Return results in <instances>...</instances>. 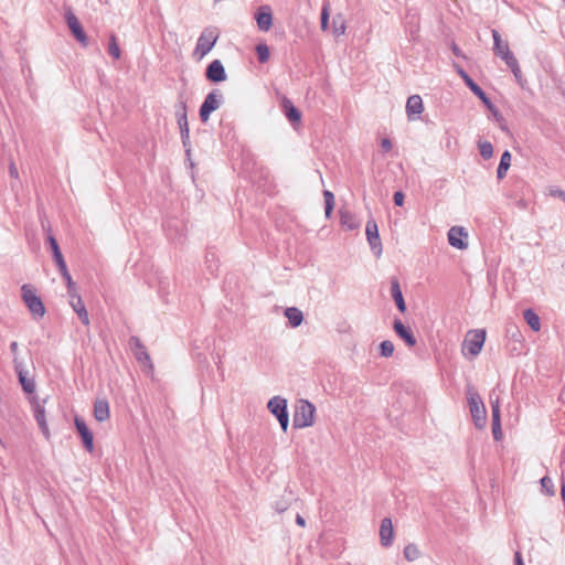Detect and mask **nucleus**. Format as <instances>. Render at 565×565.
<instances>
[{"mask_svg":"<svg viewBox=\"0 0 565 565\" xmlns=\"http://www.w3.org/2000/svg\"><path fill=\"white\" fill-rule=\"evenodd\" d=\"M316 407L312 403L301 399L296 407L292 424L295 428L310 427L315 423Z\"/></svg>","mask_w":565,"mask_h":565,"instance_id":"nucleus-1","label":"nucleus"},{"mask_svg":"<svg viewBox=\"0 0 565 565\" xmlns=\"http://www.w3.org/2000/svg\"><path fill=\"white\" fill-rule=\"evenodd\" d=\"M486 334L484 329L469 331L461 348L463 355H470L472 358L477 356L482 350L486 341Z\"/></svg>","mask_w":565,"mask_h":565,"instance_id":"nucleus-2","label":"nucleus"},{"mask_svg":"<svg viewBox=\"0 0 565 565\" xmlns=\"http://www.w3.org/2000/svg\"><path fill=\"white\" fill-rule=\"evenodd\" d=\"M21 292L22 299L33 317L35 319L42 318L45 313V308L41 298L35 294L34 288L30 285H23Z\"/></svg>","mask_w":565,"mask_h":565,"instance_id":"nucleus-3","label":"nucleus"},{"mask_svg":"<svg viewBox=\"0 0 565 565\" xmlns=\"http://www.w3.org/2000/svg\"><path fill=\"white\" fill-rule=\"evenodd\" d=\"M267 407L270 411V413L278 419L281 429L284 431H287L289 426L287 401L284 397L274 396L269 399Z\"/></svg>","mask_w":565,"mask_h":565,"instance_id":"nucleus-4","label":"nucleus"},{"mask_svg":"<svg viewBox=\"0 0 565 565\" xmlns=\"http://www.w3.org/2000/svg\"><path fill=\"white\" fill-rule=\"evenodd\" d=\"M217 39L218 33L215 29L205 28L198 39L194 53L199 55L200 58H202L213 49Z\"/></svg>","mask_w":565,"mask_h":565,"instance_id":"nucleus-5","label":"nucleus"},{"mask_svg":"<svg viewBox=\"0 0 565 565\" xmlns=\"http://www.w3.org/2000/svg\"><path fill=\"white\" fill-rule=\"evenodd\" d=\"M223 94L220 89H213L210 92L204 102L200 107V119L202 122H206L210 118L211 113L218 109L222 105Z\"/></svg>","mask_w":565,"mask_h":565,"instance_id":"nucleus-6","label":"nucleus"},{"mask_svg":"<svg viewBox=\"0 0 565 565\" xmlns=\"http://www.w3.org/2000/svg\"><path fill=\"white\" fill-rule=\"evenodd\" d=\"M129 344L134 350V354L136 360L140 363L142 370L147 374H152L153 364L150 359L149 353L147 352L145 345L141 343L140 339L137 337H131L129 340Z\"/></svg>","mask_w":565,"mask_h":565,"instance_id":"nucleus-7","label":"nucleus"},{"mask_svg":"<svg viewBox=\"0 0 565 565\" xmlns=\"http://www.w3.org/2000/svg\"><path fill=\"white\" fill-rule=\"evenodd\" d=\"M47 241L50 243V247H51V250H52V254H53V258L61 271V274L63 275L65 281H66V285H67V288L71 289V275L68 273V269H67V265H66V262L62 255V252L60 249V246L57 244V241L54 238V236L50 235L47 237Z\"/></svg>","mask_w":565,"mask_h":565,"instance_id":"nucleus-8","label":"nucleus"},{"mask_svg":"<svg viewBox=\"0 0 565 565\" xmlns=\"http://www.w3.org/2000/svg\"><path fill=\"white\" fill-rule=\"evenodd\" d=\"M365 234L367 242L371 246V249L375 254V256H380L382 254V243L379 235V227L375 220L371 218L366 223Z\"/></svg>","mask_w":565,"mask_h":565,"instance_id":"nucleus-9","label":"nucleus"},{"mask_svg":"<svg viewBox=\"0 0 565 565\" xmlns=\"http://www.w3.org/2000/svg\"><path fill=\"white\" fill-rule=\"evenodd\" d=\"M492 38H493V52L497 56L502 58L505 62V64L508 62L512 61L513 58H515L513 53L510 51L508 42H505L501 39V35L497 30H492Z\"/></svg>","mask_w":565,"mask_h":565,"instance_id":"nucleus-10","label":"nucleus"},{"mask_svg":"<svg viewBox=\"0 0 565 565\" xmlns=\"http://www.w3.org/2000/svg\"><path fill=\"white\" fill-rule=\"evenodd\" d=\"M456 70L459 76L463 79L465 84L471 89V92L478 96L484 105H487L489 108H492L491 100L488 98L482 88L467 74V72L460 66H456Z\"/></svg>","mask_w":565,"mask_h":565,"instance_id":"nucleus-11","label":"nucleus"},{"mask_svg":"<svg viewBox=\"0 0 565 565\" xmlns=\"http://www.w3.org/2000/svg\"><path fill=\"white\" fill-rule=\"evenodd\" d=\"M13 362L23 391L28 394H33L35 392V382L33 377L29 376V372L23 369L22 363L18 358H13Z\"/></svg>","mask_w":565,"mask_h":565,"instance_id":"nucleus-12","label":"nucleus"},{"mask_svg":"<svg viewBox=\"0 0 565 565\" xmlns=\"http://www.w3.org/2000/svg\"><path fill=\"white\" fill-rule=\"evenodd\" d=\"M74 423H75V427L81 436L83 446L85 447V449L88 452H93L94 451L93 433L89 430V428L87 427L86 423L83 419L75 417Z\"/></svg>","mask_w":565,"mask_h":565,"instance_id":"nucleus-13","label":"nucleus"},{"mask_svg":"<svg viewBox=\"0 0 565 565\" xmlns=\"http://www.w3.org/2000/svg\"><path fill=\"white\" fill-rule=\"evenodd\" d=\"M468 237L467 232L463 227L452 226L448 231V242L450 246L458 249H466L468 247V243L466 238Z\"/></svg>","mask_w":565,"mask_h":565,"instance_id":"nucleus-14","label":"nucleus"},{"mask_svg":"<svg viewBox=\"0 0 565 565\" xmlns=\"http://www.w3.org/2000/svg\"><path fill=\"white\" fill-rule=\"evenodd\" d=\"M206 78L213 83H220L226 79L225 68L220 60H214L206 68Z\"/></svg>","mask_w":565,"mask_h":565,"instance_id":"nucleus-15","label":"nucleus"},{"mask_svg":"<svg viewBox=\"0 0 565 565\" xmlns=\"http://www.w3.org/2000/svg\"><path fill=\"white\" fill-rule=\"evenodd\" d=\"M393 329L396 334L405 341L408 347H414L416 344V338L411 330V328L406 327L399 319L394 320Z\"/></svg>","mask_w":565,"mask_h":565,"instance_id":"nucleus-16","label":"nucleus"},{"mask_svg":"<svg viewBox=\"0 0 565 565\" xmlns=\"http://www.w3.org/2000/svg\"><path fill=\"white\" fill-rule=\"evenodd\" d=\"M394 539L393 523L390 518H384L380 526V541L384 547L391 546Z\"/></svg>","mask_w":565,"mask_h":565,"instance_id":"nucleus-17","label":"nucleus"},{"mask_svg":"<svg viewBox=\"0 0 565 565\" xmlns=\"http://www.w3.org/2000/svg\"><path fill=\"white\" fill-rule=\"evenodd\" d=\"M257 26L260 31H268L273 25V14L268 6H263L255 14Z\"/></svg>","mask_w":565,"mask_h":565,"instance_id":"nucleus-18","label":"nucleus"},{"mask_svg":"<svg viewBox=\"0 0 565 565\" xmlns=\"http://www.w3.org/2000/svg\"><path fill=\"white\" fill-rule=\"evenodd\" d=\"M423 100L419 95H412L408 97L406 103V113L409 119H414L416 116L423 113Z\"/></svg>","mask_w":565,"mask_h":565,"instance_id":"nucleus-19","label":"nucleus"},{"mask_svg":"<svg viewBox=\"0 0 565 565\" xmlns=\"http://www.w3.org/2000/svg\"><path fill=\"white\" fill-rule=\"evenodd\" d=\"M391 294H392V297L396 303V307L397 309L401 311V312H405L406 310V303H405V300H404V297H403V294H402V289H401V286H399V282L396 278H393L391 280Z\"/></svg>","mask_w":565,"mask_h":565,"instance_id":"nucleus-20","label":"nucleus"},{"mask_svg":"<svg viewBox=\"0 0 565 565\" xmlns=\"http://www.w3.org/2000/svg\"><path fill=\"white\" fill-rule=\"evenodd\" d=\"M94 417L97 422H105L109 418V404L105 399H98L94 405Z\"/></svg>","mask_w":565,"mask_h":565,"instance_id":"nucleus-21","label":"nucleus"},{"mask_svg":"<svg viewBox=\"0 0 565 565\" xmlns=\"http://www.w3.org/2000/svg\"><path fill=\"white\" fill-rule=\"evenodd\" d=\"M470 414L473 419L475 426L479 429L483 428L487 423V411L486 406H479V407H471Z\"/></svg>","mask_w":565,"mask_h":565,"instance_id":"nucleus-22","label":"nucleus"},{"mask_svg":"<svg viewBox=\"0 0 565 565\" xmlns=\"http://www.w3.org/2000/svg\"><path fill=\"white\" fill-rule=\"evenodd\" d=\"M177 109V121L180 128V131L190 130L186 117V104L184 100H180Z\"/></svg>","mask_w":565,"mask_h":565,"instance_id":"nucleus-23","label":"nucleus"},{"mask_svg":"<svg viewBox=\"0 0 565 565\" xmlns=\"http://www.w3.org/2000/svg\"><path fill=\"white\" fill-rule=\"evenodd\" d=\"M34 417L45 437H49V428L45 420L44 408L38 402H33Z\"/></svg>","mask_w":565,"mask_h":565,"instance_id":"nucleus-24","label":"nucleus"},{"mask_svg":"<svg viewBox=\"0 0 565 565\" xmlns=\"http://www.w3.org/2000/svg\"><path fill=\"white\" fill-rule=\"evenodd\" d=\"M73 38L79 42L83 47H87L89 44L88 36L83 30L78 20L73 15Z\"/></svg>","mask_w":565,"mask_h":565,"instance_id":"nucleus-25","label":"nucleus"},{"mask_svg":"<svg viewBox=\"0 0 565 565\" xmlns=\"http://www.w3.org/2000/svg\"><path fill=\"white\" fill-rule=\"evenodd\" d=\"M282 107L286 117L291 124L299 122L301 119V113L294 106L289 99L282 102Z\"/></svg>","mask_w":565,"mask_h":565,"instance_id":"nucleus-26","label":"nucleus"},{"mask_svg":"<svg viewBox=\"0 0 565 565\" xmlns=\"http://www.w3.org/2000/svg\"><path fill=\"white\" fill-rule=\"evenodd\" d=\"M285 316L288 319L292 328L299 327L303 321V315L301 310L296 307H289L285 310Z\"/></svg>","mask_w":565,"mask_h":565,"instance_id":"nucleus-27","label":"nucleus"},{"mask_svg":"<svg viewBox=\"0 0 565 565\" xmlns=\"http://www.w3.org/2000/svg\"><path fill=\"white\" fill-rule=\"evenodd\" d=\"M511 166V153L505 150L500 159L499 167L497 169V177L498 179H503Z\"/></svg>","mask_w":565,"mask_h":565,"instance_id":"nucleus-28","label":"nucleus"},{"mask_svg":"<svg viewBox=\"0 0 565 565\" xmlns=\"http://www.w3.org/2000/svg\"><path fill=\"white\" fill-rule=\"evenodd\" d=\"M73 311L76 312L78 319L81 320V322L88 327L89 326V317H88V312L81 299V297L77 298V301L74 303L73 302Z\"/></svg>","mask_w":565,"mask_h":565,"instance_id":"nucleus-29","label":"nucleus"},{"mask_svg":"<svg viewBox=\"0 0 565 565\" xmlns=\"http://www.w3.org/2000/svg\"><path fill=\"white\" fill-rule=\"evenodd\" d=\"M523 317H524V320L526 321V323L529 324V327L533 331H535V332L540 331V329H541L540 317L532 309L524 310Z\"/></svg>","mask_w":565,"mask_h":565,"instance_id":"nucleus-30","label":"nucleus"},{"mask_svg":"<svg viewBox=\"0 0 565 565\" xmlns=\"http://www.w3.org/2000/svg\"><path fill=\"white\" fill-rule=\"evenodd\" d=\"M467 401L469 404V408L471 407H479L484 405L479 393L476 391V388L472 385H468L466 390Z\"/></svg>","mask_w":565,"mask_h":565,"instance_id":"nucleus-31","label":"nucleus"},{"mask_svg":"<svg viewBox=\"0 0 565 565\" xmlns=\"http://www.w3.org/2000/svg\"><path fill=\"white\" fill-rule=\"evenodd\" d=\"M340 220L342 226L347 227L348 230H355L359 227V223L355 220V216L349 211H340Z\"/></svg>","mask_w":565,"mask_h":565,"instance_id":"nucleus-32","label":"nucleus"},{"mask_svg":"<svg viewBox=\"0 0 565 565\" xmlns=\"http://www.w3.org/2000/svg\"><path fill=\"white\" fill-rule=\"evenodd\" d=\"M507 66L511 70V72L513 73L514 77H515V81L521 85L523 86V76H522V72H521V68H520V65H519V62L516 58H513L512 61L508 62L507 63Z\"/></svg>","mask_w":565,"mask_h":565,"instance_id":"nucleus-33","label":"nucleus"},{"mask_svg":"<svg viewBox=\"0 0 565 565\" xmlns=\"http://www.w3.org/2000/svg\"><path fill=\"white\" fill-rule=\"evenodd\" d=\"M323 196H324V203H326L324 212H326V216L329 218L331 216V213L334 207V195L331 191L324 190Z\"/></svg>","mask_w":565,"mask_h":565,"instance_id":"nucleus-34","label":"nucleus"},{"mask_svg":"<svg viewBox=\"0 0 565 565\" xmlns=\"http://www.w3.org/2000/svg\"><path fill=\"white\" fill-rule=\"evenodd\" d=\"M256 53H257L258 61L260 63H266L269 60L270 53H269V47L267 44H265V43L257 44Z\"/></svg>","mask_w":565,"mask_h":565,"instance_id":"nucleus-35","label":"nucleus"},{"mask_svg":"<svg viewBox=\"0 0 565 565\" xmlns=\"http://www.w3.org/2000/svg\"><path fill=\"white\" fill-rule=\"evenodd\" d=\"M541 488H542V492H544L545 494H547L550 497H553L555 494L553 480L547 476H545L541 479Z\"/></svg>","mask_w":565,"mask_h":565,"instance_id":"nucleus-36","label":"nucleus"},{"mask_svg":"<svg viewBox=\"0 0 565 565\" xmlns=\"http://www.w3.org/2000/svg\"><path fill=\"white\" fill-rule=\"evenodd\" d=\"M403 553L404 557L409 562H413L419 557V550L415 544L406 545Z\"/></svg>","mask_w":565,"mask_h":565,"instance_id":"nucleus-37","label":"nucleus"},{"mask_svg":"<svg viewBox=\"0 0 565 565\" xmlns=\"http://www.w3.org/2000/svg\"><path fill=\"white\" fill-rule=\"evenodd\" d=\"M394 344L390 340L382 341L380 344V354L384 358H390L394 353Z\"/></svg>","mask_w":565,"mask_h":565,"instance_id":"nucleus-38","label":"nucleus"},{"mask_svg":"<svg viewBox=\"0 0 565 565\" xmlns=\"http://www.w3.org/2000/svg\"><path fill=\"white\" fill-rule=\"evenodd\" d=\"M108 53L116 60L120 57V49L114 34L109 38Z\"/></svg>","mask_w":565,"mask_h":565,"instance_id":"nucleus-39","label":"nucleus"},{"mask_svg":"<svg viewBox=\"0 0 565 565\" xmlns=\"http://www.w3.org/2000/svg\"><path fill=\"white\" fill-rule=\"evenodd\" d=\"M333 33L335 36L343 35L345 33V22L341 17H337L333 19Z\"/></svg>","mask_w":565,"mask_h":565,"instance_id":"nucleus-40","label":"nucleus"},{"mask_svg":"<svg viewBox=\"0 0 565 565\" xmlns=\"http://www.w3.org/2000/svg\"><path fill=\"white\" fill-rule=\"evenodd\" d=\"M479 150L483 159H490L493 154V147L489 141L479 142Z\"/></svg>","mask_w":565,"mask_h":565,"instance_id":"nucleus-41","label":"nucleus"},{"mask_svg":"<svg viewBox=\"0 0 565 565\" xmlns=\"http://www.w3.org/2000/svg\"><path fill=\"white\" fill-rule=\"evenodd\" d=\"M507 332L514 343H518L520 347H523V335L516 327L508 329Z\"/></svg>","mask_w":565,"mask_h":565,"instance_id":"nucleus-42","label":"nucleus"},{"mask_svg":"<svg viewBox=\"0 0 565 565\" xmlns=\"http://www.w3.org/2000/svg\"><path fill=\"white\" fill-rule=\"evenodd\" d=\"M492 423H501L500 420V403L499 399L491 401Z\"/></svg>","mask_w":565,"mask_h":565,"instance_id":"nucleus-43","label":"nucleus"},{"mask_svg":"<svg viewBox=\"0 0 565 565\" xmlns=\"http://www.w3.org/2000/svg\"><path fill=\"white\" fill-rule=\"evenodd\" d=\"M329 25V7L324 4L321 10V29L326 31Z\"/></svg>","mask_w":565,"mask_h":565,"instance_id":"nucleus-44","label":"nucleus"},{"mask_svg":"<svg viewBox=\"0 0 565 565\" xmlns=\"http://www.w3.org/2000/svg\"><path fill=\"white\" fill-rule=\"evenodd\" d=\"M547 191L551 196L558 198L563 202H565V191H563L558 186H550Z\"/></svg>","mask_w":565,"mask_h":565,"instance_id":"nucleus-45","label":"nucleus"},{"mask_svg":"<svg viewBox=\"0 0 565 565\" xmlns=\"http://www.w3.org/2000/svg\"><path fill=\"white\" fill-rule=\"evenodd\" d=\"M181 134V140H182V145L183 147L185 148V152L186 154L189 156L190 154V130H185V131H180Z\"/></svg>","mask_w":565,"mask_h":565,"instance_id":"nucleus-46","label":"nucleus"},{"mask_svg":"<svg viewBox=\"0 0 565 565\" xmlns=\"http://www.w3.org/2000/svg\"><path fill=\"white\" fill-rule=\"evenodd\" d=\"M492 434L495 440H499L502 436L501 423H492Z\"/></svg>","mask_w":565,"mask_h":565,"instance_id":"nucleus-47","label":"nucleus"},{"mask_svg":"<svg viewBox=\"0 0 565 565\" xmlns=\"http://www.w3.org/2000/svg\"><path fill=\"white\" fill-rule=\"evenodd\" d=\"M393 199H394V203H395L397 206H402V205H403V203H404V199H405V196H404L403 192L397 191V192H395V193H394V198H393Z\"/></svg>","mask_w":565,"mask_h":565,"instance_id":"nucleus-48","label":"nucleus"},{"mask_svg":"<svg viewBox=\"0 0 565 565\" xmlns=\"http://www.w3.org/2000/svg\"><path fill=\"white\" fill-rule=\"evenodd\" d=\"M9 173L12 178L18 179L19 178V171L14 162H11L9 166Z\"/></svg>","mask_w":565,"mask_h":565,"instance_id":"nucleus-49","label":"nucleus"},{"mask_svg":"<svg viewBox=\"0 0 565 565\" xmlns=\"http://www.w3.org/2000/svg\"><path fill=\"white\" fill-rule=\"evenodd\" d=\"M381 147L384 151H390L392 149V142L390 139L384 138L381 141Z\"/></svg>","mask_w":565,"mask_h":565,"instance_id":"nucleus-50","label":"nucleus"},{"mask_svg":"<svg viewBox=\"0 0 565 565\" xmlns=\"http://www.w3.org/2000/svg\"><path fill=\"white\" fill-rule=\"evenodd\" d=\"M514 565H524L523 558L520 552H515L514 554Z\"/></svg>","mask_w":565,"mask_h":565,"instance_id":"nucleus-51","label":"nucleus"},{"mask_svg":"<svg viewBox=\"0 0 565 565\" xmlns=\"http://www.w3.org/2000/svg\"><path fill=\"white\" fill-rule=\"evenodd\" d=\"M64 20H65L67 26L71 29V9H65Z\"/></svg>","mask_w":565,"mask_h":565,"instance_id":"nucleus-52","label":"nucleus"},{"mask_svg":"<svg viewBox=\"0 0 565 565\" xmlns=\"http://www.w3.org/2000/svg\"><path fill=\"white\" fill-rule=\"evenodd\" d=\"M451 50L456 56H463L460 49L457 46V44L452 43Z\"/></svg>","mask_w":565,"mask_h":565,"instance_id":"nucleus-53","label":"nucleus"},{"mask_svg":"<svg viewBox=\"0 0 565 565\" xmlns=\"http://www.w3.org/2000/svg\"><path fill=\"white\" fill-rule=\"evenodd\" d=\"M10 350H11L12 354L14 355V358H17V352H18V342L13 341V342L10 344Z\"/></svg>","mask_w":565,"mask_h":565,"instance_id":"nucleus-54","label":"nucleus"},{"mask_svg":"<svg viewBox=\"0 0 565 565\" xmlns=\"http://www.w3.org/2000/svg\"><path fill=\"white\" fill-rule=\"evenodd\" d=\"M296 523L300 526H305L306 525V520L300 515V514H297L296 516Z\"/></svg>","mask_w":565,"mask_h":565,"instance_id":"nucleus-55","label":"nucleus"},{"mask_svg":"<svg viewBox=\"0 0 565 565\" xmlns=\"http://www.w3.org/2000/svg\"><path fill=\"white\" fill-rule=\"evenodd\" d=\"M521 349H522V347H520L518 343L513 342V347L511 349L512 351L518 352V354H519Z\"/></svg>","mask_w":565,"mask_h":565,"instance_id":"nucleus-56","label":"nucleus"},{"mask_svg":"<svg viewBox=\"0 0 565 565\" xmlns=\"http://www.w3.org/2000/svg\"><path fill=\"white\" fill-rule=\"evenodd\" d=\"M559 399L565 404V387L561 391Z\"/></svg>","mask_w":565,"mask_h":565,"instance_id":"nucleus-57","label":"nucleus"},{"mask_svg":"<svg viewBox=\"0 0 565 565\" xmlns=\"http://www.w3.org/2000/svg\"><path fill=\"white\" fill-rule=\"evenodd\" d=\"M561 495H562L563 501H565V483L564 482L562 483Z\"/></svg>","mask_w":565,"mask_h":565,"instance_id":"nucleus-58","label":"nucleus"},{"mask_svg":"<svg viewBox=\"0 0 565 565\" xmlns=\"http://www.w3.org/2000/svg\"><path fill=\"white\" fill-rule=\"evenodd\" d=\"M277 509H278L279 512H284L286 508L282 507V508H277Z\"/></svg>","mask_w":565,"mask_h":565,"instance_id":"nucleus-59","label":"nucleus"}]
</instances>
